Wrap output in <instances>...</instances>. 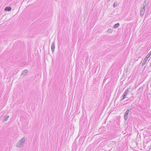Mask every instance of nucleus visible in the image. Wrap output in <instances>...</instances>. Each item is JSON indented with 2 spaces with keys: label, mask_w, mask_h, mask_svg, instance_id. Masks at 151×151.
<instances>
[{
  "label": "nucleus",
  "mask_w": 151,
  "mask_h": 151,
  "mask_svg": "<svg viewBox=\"0 0 151 151\" xmlns=\"http://www.w3.org/2000/svg\"><path fill=\"white\" fill-rule=\"evenodd\" d=\"M126 97L124 95V94H123V95L121 96V99L120 100V101H122L123 100H124L125 98H126Z\"/></svg>",
  "instance_id": "obj_9"
},
{
  "label": "nucleus",
  "mask_w": 151,
  "mask_h": 151,
  "mask_svg": "<svg viewBox=\"0 0 151 151\" xmlns=\"http://www.w3.org/2000/svg\"><path fill=\"white\" fill-rule=\"evenodd\" d=\"M145 6H144L141 9L140 12V14L141 16H143L144 15L145 11Z\"/></svg>",
  "instance_id": "obj_3"
},
{
  "label": "nucleus",
  "mask_w": 151,
  "mask_h": 151,
  "mask_svg": "<svg viewBox=\"0 0 151 151\" xmlns=\"http://www.w3.org/2000/svg\"><path fill=\"white\" fill-rule=\"evenodd\" d=\"M111 29H109L108 30V32L110 30H111Z\"/></svg>",
  "instance_id": "obj_16"
},
{
  "label": "nucleus",
  "mask_w": 151,
  "mask_h": 151,
  "mask_svg": "<svg viewBox=\"0 0 151 151\" xmlns=\"http://www.w3.org/2000/svg\"><path fill=\"white\" fill-rule=\"evenodd\" d=\"M113 7L114 8V7H116V6H117V3L116 2H114V3L113 4Z\"/></svg>",
  "instance_id": "obj_14"
},
{
  "label": "nucleus",
  "mask_w": 151,
  "mask_h": 151,
  "mask_svg": "<svg viewBox=\"0 0 151 151\" xmlns=\"http://www.w3.org/2000/svg\"><path fill=\"white\" fill-rule=\"evenodd\" d=\"M129 88H128L127 89L125 90V92H124L123 93L124 95L125 96H126V98L127 95V94L129 93Z\"/></svg>",
  "instance_id": "obj_5"
},
{
  "label": "nucleus",
  "mask_w": 151,
  "mask_h": 151,
  "mask_svg": "<svg viewBox=\"0 0 151 151\" xmlns=\"http://www.w3.org/2000/svg\"><path fill=\"white\" fill-rule=\"evenodd\" d=\"M143 88V87L142 86L140 87L137 90V92L139 93V92L140 91H142Z\"/></svg>",
  "instance_id": "obj_13"
},
{
  "label": "nucleus",
  "mask_w": 151,
  "mask_h": 151,
  "mask_svg": "<svg viewBox=\"0 0 151 151\" xmlns=\"http://www.w3.org/2000/svg\"><path fill=\"white\" fill-rule=\"evenodd\" d=\"M129 113L127 112H126L125 114L124 115V120L126 121L127 120V119L128 118V114Z\"/></svg>",
  "instance_id": "obj_6"
},
{
  "label": "nucleus",
  "mask_w": 151,
  "mask_h": 151,
  "mask_svg": "<svg viewBox=\"0 0 151 151\" xmlns=\"http://www.w3.org/2000/svg\"><path fill=\"white\" fill-rule=\"evenodd\" d=\"M119 26V23H117L116 24H115L114 25V28H116L117 27H118Z\"/></svg>",
  "instance_id": "obj_12"
},
{
  "label": "nucleus",
  "mask_w": 151,
  "mask_h": 151,
  "mask_svg": "<svg viewBox=\"0 0 151 151\" xmlns=\"http://www.w3.org/2000/svg\"><path fill=\"white\" fill-rule=\"evenodd\" d=\"M9 117V116L8 115H5L4 117V119L3 121L5 122L8 119Z\"/></svg>",
  "instance_id": "obj_7"
},
{
  "label": "nucleus",
  "mask_w": 151,
  "mask_h": 151,
  "mask_svg": "<svg viewBox=\"0 0 151 151\" xmlns=\"http://www.w3.org/2000/svg\"><path fill=\"white\" fill-rule=\"evenodd\" d=\"M51 48L52 52H53L54 51L55 48V42L54 41L52 42L51 45Z\"/></svg>",
  "instance_id": "obj_4"
},
{
  "label": "nucleus",
  "mask_w": 151,
  "mask_h": 151,
  "mask_svg": "<svg viewBox=\"0 0 151 151\" xmlns=\"http://www.w3.org/2000/svg\"><path fill=\"white\" fill-rule=\"evenodd\" d=\"M132 107H131V108H129V107L127 111H126V112H127L128 113H129V112L130 111L132 110Z\"/></svg>",
  "instance_id": "obj_15"
},
{
  "label": "nucleus",
  "mask_w": 151,
  "mask_h": 151,
  "mask_svg": "<svg viewBox=\"0 0 151 151\" xmlns=\"http://www.w3.org/2000/svg\"><path fill=\"white\" fill-rule=\"evenodd\" d=\"M25 141V138L24 137L17 143L16 145V147L19 148L23 147Z\"/></svg>",
  "instance_id": "obj_1"
},
{
  "label": "nucleus",
  "mask_w": 151,
  "mask_h": 151,
  "mask_svg": "<svg viewBox=\"0 0 151 151\" xmlns=\"http://www.w3.org/2000/svg\"><path fill=\"white\" fill-rule=\"evenodd\" d=\"M11 9L12 8L10 7H6L5 8V11H9L11 10Z\"/></svg>",
  "instance_id": "obj_8"
},
{
  "label": "nucleus",
  "mask_w": 151,
  "mask_h": 151,
  "mask_svg": "<svg viewBox=\"0 0 151 151\" xmlns=\"http://www.w3.org/2000/svg\"><path fill=\"white\" fill-rule=\"evenodd\" d=\"M134 99V97L133 96H132L130 97L127 100V101H133Z\"/></svg>",
  "instance_id": "obj_11"
},
{
  "label": "nucleus",
  "mask_w": 151,
  "mask_h": 151,
  "mask_svg": "<svg viewBox=\"0 0 151 151\" xmlns=\"http://www.w3.org/2000/svg\"><path fill=\"white\" fill-rule=\"evenodd\" d=\"M28 73V70H24L22 74V75H26V74Z\"/></svg>",
  "instance_id": "obj_10"
},
{
  "label": "nucleus",
  "mask_w": 151,
  "mask_h": 151,
  "mask_svg": "<svg viewBox=\"0 0 151 151\" xmlns=\"http://www.w3.org/2000/svg\"><path fill=\"white\" fill-rule=\"evenodd\" d=\"M151 55V51L149 53V54L146 56L143 61L142 63V66L144 65L146 63L147 59L150 57Z\"/></svg>",
  "instance_id": "obj_2"
}]
</instances>
